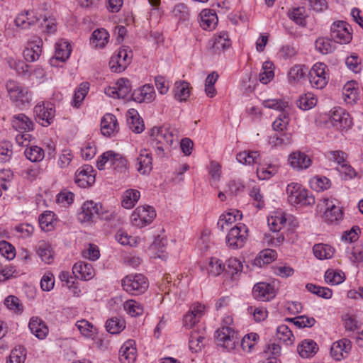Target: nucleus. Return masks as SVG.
Wrapping results in <instances>:
<instances>
[{
  "instance_id": "nucleus-21",
  "label": "nucleus",
  "mask_w": 363,
  "mask_h": 363,
  "mask_svg": "<svg viewBox=\"0 0 363 363\" xmlns=\"http://www.w3.org/2000/svg\"><path fill=\"white\" fill-rule=\"evenodd\" d=\"M204 306L197 303L192 306L184 317V325L186 328H192L203 315Z\"/></svg>"
},
{
  "instance_id": "nucleus-10",
  "label": "nucleus",
  "mask_w": 363,
  "mask_h": 363,
  "mask_svg": "<svg viewBox=\"0 0 363 363\" xmlns=\"http://www.w3.org/2000/svg\"><path fill=\"white\" fill-rule=\"evenodd\" d=\"M330 37L337 43H349L352 38L350 26L343 21L334 22L330 28Z\"/></svg>"
},
{
  "instance_id": "nucleus-24",
  "label": "nucleus",
  "mask_w": 363,
  "mask_h": 363,
  "mask_svg": "<svg viewBox=\"0 0 363 363\" xmlns=\"http://www.w3.org/2000/svg\"><path fill=\"white\" fill-rule=\"evenodd\" d=\"M31 333L38 339L45 338L48 334V328L43 320L38 317H32L28 324Z\"/></svg>"
},
{
  "instance_id": "nucleus-2",
  "label": "nucleus",
  "mask_w": 363,
  "mask_h": 363,
  "mask_svg": "<svg viewBox=\"0 0 363 363\" xmlns=\"http://www.w3.org/2000/svg\"><path fill=\"white\" fill-rule=\"evenodd\" d=\"M288 201L292 205L311 206L315 203L312 194L298 183H291L286 187Z\"/></svg>"
},
{
  "instance_id": "nucleus-30",
  "label": "nucleus",
  "mask_w": 363,
  "mask_h": 363,
  "mask_svg": "<svg viewBox=\"0 0 363 363\" xmlns=\"http://www.w3.org/2000/svg\"><path fill=\"white\" fill-rule=\"evenodd\" d=\"M344 100L347 104H353L359 98V91L357 83L354 81L347 82L342 88Z\"/></svg>"
},
{
  "instance_id": "nucleus-17",
  "label": "nucleus",
  "mask_w": 363,
  "mask_h": 363,
  "mask_svg": "<svg viewBox=\"0 0 363 363\" xmlns=\"http://www.w3.org/2000/svg\"><path fill=\"white\" fill-rule=\"evenodd\" d=\"M351 348V341L349 339L343 338L333 344L330 354L335 359L340 361L347 357Z\"/></svg>"
},
{
  "instance_id": "nucleus-41",
  "label": "nucleus",
  "mask_w": 363,
  "mask_h": 363,
  "mask_svg": "<svg viewBox=\"0 0 363 363\" xmlns=\"http://www.w3.org/2000/svg\"><path fill=\"white\" fill-rule=\"evenodd\" d=\"M24 153L27 159L33 162L43 160L45 156L44 150L37 145L27 147Z\"/></svg>"
},
{
  "instance_id": "nucleus-45",
  "label": "nucleus",
  "mask_w": 363,
  "mask_h": 363,
  "mask_svg": "<svg viewBox=\"0 0 363 363\" xmlns=\"http://www.w3.org/2000/svg\"><path fill=\"white\" fill-rule=\"evenodd\" d=\"M37 253L43 262L50 264L53 261V252L51 246L44 242L38 245Z\"/></svg>"
},
{
  "instance_id": "nucleus-28",
  "label": "nucleus",
  "mask_w": 363,
  "mask_h": 363,
  "mask_svg": "<svg viewBox=\"0 0 363 363\" xmlns=\"http://www.w3.org/2000/svg\"><path fill=\"white\" fill-rule=\"evenodd\" d=\"M11 123L12 126L18 131L28 132L33 129V121L23 113L13 116Z\"/></svg>"
},
{
  "instance_id": "nucleus-55",
  "label": "nucleus",
  "mask_w": 363,
  "mask_h": 363,
  "mask_svg": "<svg viewBox=\"0 0 363 363\" xmlns=\"http://www.w3.org/2000/svg\"><path fill=\"white\" fill-rule=\"evenodd\" d=\"M242 270V262L235 257H230L227 261V268L225 271L233 278L234 275L240 273Z\"/></svg>"
},
{
  "instance_id": "nucleus-27",
  "label": "nucleus",
  "mask_w": 363,
  "mask_h": 363,
  "mask_svg": "<svg viewBox=\"0 0 363 363\" xmlns=\"http://www.w3.org/2000/svg\"><path fill=\"white\" fill-rule=\"evenodd\" d=\"M127 123L129 128L135 133H140L144 130V124L138 111L130 108L127 113Z\"/></svg>"
},
{
  "instance_id": "nucleus-47",
  "label": "nucleus",
  "mask_w": 363,
  "mask_h": 363,
  "mask_svg": "<svg viewBox=\"0 0 363 363\" xmlns=\"http://www.w3.org/2000/svg\"><path fill=\"white\" fill-rule=\"evenodd\" d=\"M118 99H125L131 91L130 82L124 78L119 79L116 84Z\"/></svg>"
},
{
  "instance_id": "nucleus-31",
  "label": "nucleus",
  "mask_w": 363,
  "mask_h": 363,
  "mask_svg": "<svg viewBox=\"0 0 363 363\" xmlns=\"http://www.w3.org/2000/svg\"><path fill=\"white\" fill-rule=\"evenodd\" d=\"M205 340V333L203 330H199L198 329H193L190 333L189 337V348L190 350L198 352L201 350L204 345L203 341Z\"/></svg>"
},
{
  "instance_id": "nucleus-33",
  "label": "nucleus",
  "mask_w": 363,
  "mask_h": 363,
  "mask_svg": "<svg viewBox=\"0 0 363 363\" xmlns=\"http://www.w3.org/2000/svg\"><path fill=\"white\" fill-rule=\"evenodd\" d=\"M317 345L313 340H306L298 346V352L303 358H309L313 357L317 352Z\"/></svg>"
},
{
  "instance_id": "nucleus-20",
  "label": "nucleus",
  "mask_w": 363,
  "mask_h": 363,
  "mask_svg": "<svg viewBox=\"0 0 363 363\" xmlns=\"http://www.w3.org/2000/svg\"><path fill=\"white\" fill-rule=\"evenodd\" d=\"M72 273L77 279L88 281L91 279L95 272L92 265L84 262H78L72 267Z\"/></svg>"
},
{
  "instance_id": "nucleus-32",
  "label": "nucleus",
  "mask_w": 363,
  "mask_h": 363,
  "mask_svg": "<svg viewBox=\"0 0 363 363\" xmlns=\"http://www.w3.org/2000/svg\"><path fill=\"white\" fill-rule=\"evenodd\" d=\"M109 38V34L104 28H100L94 30L91 35V44L95 48H102L107 44Z\"/></svg>"
},
{
  "instance_id": "nucleus-34",
  "label": "nucleus",
  "mask_w": 363,
  "mask_h": 363,
  "mask_svg": "<svg viewBox=\"0 0 363 363\" xmlns=\"http://www.w3.org/2000/svg\"><path fill=\"white\" fill-rule=\"evenodd\" d=\"M230 46L231 41L227 32L222 31L215 35L213 38V48L216 52L225 50Z\"/></svg>"
},
{
  "instance_id": "nucleus-38",
  "label": "nucleus",
  "mask_w": 363,
  "mask_h": 363,
  "mask_svg": "<svg viewBox=\"0 0 363 363\" xmlns=\"http://www.w3.org/2000/svg\"><path fill=\"white\" fill-rule=\"evenodd\" d=\"M314 255L319 259H329L334 253L333 248L325 244H315L313 247Z\"/></svg>"
},
{
  "instance_id": "nucleus-16",
  "label": "nucleus",
  "mask_w": 363,
  "mask_h": 363,
  "mask_svg": "<svg viewBox=\"0 0 363 363\" xmlns=\"http://www.w3.org/2000/svg\"><path fill=\"white\" fill-rule=\"evenodd\" d=\"M75 183L79 186L86 188L95 182V175L91 166L86 164L79 168L75 174Z\"/></svg>"
},
{
  "instance_id": "nucleus-46",
  "label": "nucleus",
  "mask_w": 363,
  "mask_h": 363,
  "mask_svg": "<svg viewBox=\"0 0 363 363\" xmlns=\"http://www.w3.org/2000/svg\"><path fill=\"white\" fill-rule=\"evenodd\" d=\"M237 216L241 217L240 211H237V215H234L232 213L221 215L217 223L218 228L221 231H224L225 229H228L233 223L236 221Z\"/></svg>"
},
{
  "instance_id": "nucleus-6",
  "label": "nucleus",
  "mask_w": 363,
  "mask_h": 363,
  "mask_svg": "<svg viewBox=\"0 0 363 363\" xmlns=\"http://www.w3.org/2000/svg\"><path fill=\"white\" fill-rule=\"evenodd\" d=\"M248 230L245 225L231 228L226 236V243L232 249H238L244 246L247 238Z\"/></svg>"
},
{
  "instance_id": "nucleus-43",
  "label": "nucleus",
  "mask_w": 363,
  "mask_h": 363,
  "mask_svg": "<svg viewBox=\"0 0 363 363\" xmlns=\"http://www.w3.org/2000/svg\"><path fill=\"white\" fill-rule=\"evenodd\" d=\"M317 104V99L312 93H307L300 96L297 101V106L302 110L306 111L314 107Z\"/></svg>"
},
{
  "instance_id": "nucleus-8",
  "label": "nucleus",
  "mask_w": 363,
  "mask_h": 363,
  "mask_svg": "<svg viewBox=\"0 0 363 363\" xmlns=\"http://www.w3.org/2000/svg\"><path fill=\"white\" fill-rule=\"evenodd\" d=\"M132 57V51L129 48H121L110 60L109 66L111 69L118 73L124 71L130 63Z\"/></svg>"
},
{
  "instance_id": "nucleus-44",
  "label": "nucleus",
  "mask_w": 363,
  "mask_h": 363,
  "mask_svg": "<svg viewBox=\"0 0 363 363\" xmlns=\"http://www.w3.org/2000/svg\"><path fill=\"white\" fill-rule=\"evenodd\" d=\"M88 91L89 84L87 82L82 83L74 91L72 105L76 108L79 107L85 96L88 94Z\"/></svg>"
},
{
  "instance_id": "nucleus-39",
  "label": "nucleus",
  "mask_w": 363,
  "mask_h": 363,
  "mask_svg": "<svg viewBox=\"0 0 363 363\" xmlns=\"http://www.w3.org/2000/svg\"><path fill=\"white\" fill-rule=\"evenodd\" d=\"M125 328V322L123 319L117 317H113L107 320L106 328L111 334H118Z\"/></svg>"
},
{
  "instance_id": "nucleus-14",
  "label": "nucleus",
  "mask_w": 363,
  "mask_h": 363,
  "mask_svg": "<svg viewBox=\"0 0 363 363\" xmlns=\"http://www.w3.org/2000/svg\"><path fill=\"white\" fill-rule=\"evenodd\" d=\"M325 210L323 213V219L328 223H337L342 218L343 213L340 206L335 204L333 200L323 199Z\"/></svg>"
},
{
  "instance_id": "nucleus-26",
  "label": "nucleus",
  "mask_w": 363,
  "mask_h": 363,
  "mask_svg": "<svg viewBox=\"0 0 363 363\" xmlns=\"http://www.w3.org/2000/svg\"><path fill=\"white\" fill-rule=\"evenodd\" d=\"M289 161L294 169H303L308 168L311 163V159L303 152H294L289 155Z\"/></svg>"
},
{
  "instance_id": "nucleus-5",
  "label": "nucleus",
  "mask_w": 363,
  "mask_h": 363,
  "mask_svg": "<svg viewBox=\"0 0 363 363\" xmlns=\"http://www.w3.org/2000/svg\"><path fill=\"white\" fill-rule=\"evenodd\" d=\"M155 216V211L152 206H138L132 213L130 220L133 225L141 228L150 224Z\"/></svg>"
},
{
  "instance_id": "nucleus-7",
  "label": "nucleus",
  "mask_w": 363,
  "mask_h": 363,
  "mask_svg": "<svg viewBox=\"0 0 363 363\" xmlns=\"http://www.w3.org/2000/svg\"><path fill=\"white\" fill-rule=\"evenodd\" d=\"M216 339L218 345L227 349L233 350L238 337L235 331L230 326H223L216 330Z\"/></svg>"
},
{
  "instance_id": "nucleus-57",
  "label": "nucleus",
  "mask_w": 363,
  "mask_h": 363,
  "mask_svg": "<svg viewBox=\"0 0 363 363\" xmlns=\"http://www.w3.org/2000/svg\"><path fill=\"white\" fill-rule=\"evenodd\" d=\"M124 310L131 316H138L143 313V306L134 300H128L124 303Z\"/></svg>"
},
{
  "instance_id": "nucleus-15",
  "label": "nucleus",
  "mask_w": 363,
  "mask_h": 363,
  "mask_svg": "<svg viewBox=\"0 0 363 363\" xmlns=\"http://www.w3.org/2000/svg\"><path fill=\"white\" fill-rule=\"evenodd\" d=\"M55 110L52 104H38L34 108L36 121L43 126H48L51 124L55 116Z\"/></svg>"
},
{
  "instance_id": "nucleus-64",
  "label": "nucleus",
  "mask_w": 363,
  "mask_h": 363,
  "mask_svg": "<svg viewBox=\"0 0 363 363\" xmlns=\"http://www.w3.org/2000/svg\"><path fill=\"white\" fill-rule=\"evenodd\" d=\"M26 359V352L21 347L11 350L7 363H23Z\"/></svg>"
},
{
  "instance_id": "nucleus-42",
  "label": "nucleus",
  "mask_w": 363,
  "mask_h": 363,
  "mask_svg": "<svg viewBox=\"0 0 363 363\" xmlns=\"http://www.w3.org/2000/svg\"><path fill=\"white\" fill-rule=\"evenodd\" d=\"M7 63L11 69L16 70V73L22 76L30 75L29 66L22 60H16L11 57L7 59Z\"/></svg>"
},
{
  "instance_id": "nucleus-59",
  "label": "nucleus",
  "mask_w": 363,
  "mask_h": 363,
  "mask_svg": "<svg viewBox=\"0 0 363 363\" xmlns=\"http://www.w3.org/2000/svg\"><path fill=\"white\" fill-rule=\"evenodd\" d=\"M269 143L274 146L288 145L291 143V135L286 133H277L270 136Z\"/></svg>"
},
{
  "instance_id": "nucleus-29",
  "label": "nucleus",
  "mask_w": 363,
  "mask_h": 363,
  "mask_svg": "<svg viewBox=\"0 0 363 363\" xmlns=\"http://www.w3.org/2000/svg\"><path fill=\"white\" fill-rule=\"evenodd\" d=\"M40 21V18L34 15L33 11H26L22 13L16 18L15 23L16 26L23 29L29 28Z\"/></svg>"
},
{
  "instance_id": "nucleus-58",
  "label": "nucleus",
  "mask_w": 363,
  "mask_h": 363,
  "mask_svg": "<svg viewBox=\"0 0 363 363\" xmlns=\"http://www.w3.org/2000/svg\"><path fill=\"white\" fill-rule=\"evenodd\" d=\"M325 281L330 284L337 285L343 282L345 276L342 273L333 269H328L325 273Z\"/></svg>"
},
{
  "instance_id": "nucleus-37",
  "label": "nucleus",
  "mask_w": 363,
  "mask_h": 363,
  "mask_svg": "<svg viewBox=\"0 0 363 363\" xmlns=\"http://www.w3.org/2000/svg\"><path fill=\"white\" fill-rule=\"evenodd\" d=\"M174 96L180 101H186L190 94L189 84L185 81L177 82L174 84Z\"/></svg>"
},
{
  "instance_id": "nucleus-35",
  "label": "nucleus",
  "mask_w": 363,
  "mask_h": 363,
  "mask_svg": "<svg viewBox=\"0 0 363 363\" xmlns=\"http://www.w3.org/2000/svg\"><path fill=\"white\" fill-rule=\"evenodd\" d=\"M72 48L68 42L62 41L56 44L55 58V60L65 62L70 56Z\"/></svg>"
},
{
  "instance_id": "nucleus-62",
  "label": "nucleus",
  "mask_w": 363,
  "mask_h": 363,
  "mask_svg": "<svg viewBox=\"0 0 363 363\" xmlns=\"http://www.w3.org/2000/svg\"><path fill=\"white\" fill-rule=\"evenodd\" d=\"M259 339V335L255 333H250L245 335L241 341L242 348L247 352H250Z\"/></svg>"
},
{
  "instance_id": "nucleus-61",
  "label": "nucleus",
  "mask_w": 363,
  "mask_h": 363,
  "mask_svg": "<svg viewBox=\"0 0 363 363\" xmlns=\"http://www.w3.org/2000/svg\"><path fill=\"white\" fill-rule=\"evenodd\" d=\"M76 326L77 327L78 330L80 331L82 335H83L85 337H91L94 333V325H92V323H91L90 322L85 319L78 320L76 323Z\"/></svg>"
},
{
  "instance_id": "nucleus-9",
  "label": "nucleus",
  "mask_w": 363,
  "mask_h": 363,
  "mask_svg": "<svg viewBox=\"0 0 363 363\" xmlns=\"http://www.w3.org/2000/svg\"><path fill=\"white\" fill-rule=\"evenodd\" d=\"M328 67L322 62L315 63L309 72V81L313 88L320 89L328 84Z\"/></svg>"
},
{
  "instance_id": "nucleus-51",
  "label": "nucleus",
  "mask_w": 363,
  "mask_h": 363,
  "mask_svg": "<svg viewBox=\"0 0 363 363\" xmlns=\"http://www.w3.org/2000/svg\"><path fill=\"white\" fill-rule=\"evenodd\" d=\"M315 49L321 54L326 55L334 50V47L329 38L320 37L315 42Z\"/></svg>"
},
{
  "instance_id": "nucleus-56",
  "label": "nucleus",
  "mask_w": 363,
  "mask_h": 363,
  "mask_svg": "<svg viewBox=\"0 0 363 363\" xmlns=\"http://www.w3.org/2000/svg\"><path fill=\"white\" fill-rule=\"evenodd\" d=\"M55 214L52 211H45L39 217V223L40 228L44 231H50L52 229V223Z\"/></svg>"
},
{
  "instance_id": "nucleus-53",
  "label": "nucleus",
  "mask_w": 363,
  "mask_h": 363,
  "mask_svg": "<svg viewBox=\"0 0 363 363\" xmlns=\"http://www.w3.org/2000/svg\"><path fill=\"white\" fill-rule=\"evenodd\" d=\"M267 222L270 230L277 233L285 226L286 219L283 215H277L268 218Z\"/></svg>"
},
{
  "instance_id": "nucleus-18",
  "label": "nucleus",
  "mask_w": 363,
  "mask_h": 363,
  "mask_svg": "<svg viewBox=\"0 0 363 363\" xmlns=\"http://www.w3.org/2000/svg\"><path fill=\"white\" fill-rule=\"evenodd\" d=\"M137 352L135 347V342L129 340L121 347L118 354V359L121 363H134L136 360Z\"/></svg>"
},
{
  "instance_id": "nucleus-63",
  "label": "nucleus",
  "mask_w": 363,
  "mask_h": 363,
  "mask_svg": "<svg viewBox=\"0 0 363 363\" xmlns=\"http://www.w3.org/2000/svg\"><path fill=\"white\" fill-rule=\"evenodd\" d=\"M172 13L179 21H186L189 17V11L186 4L180 3L177 4Z\"/></svg>"
},
{
  "instance_id": "nucleus-25",
  "label": "nucleus",
  "mask_w": 363,
  "mask_h": 363,
  "mask_svg": "<svg viewBox=\"0 0 363 363\" xmlns=\"http://www.w3.org/2000/svg\"><path fill=\"white\" fill-rule=\"evenodd\" d=\"M200 26L204 30L214 29L218 23L216 13L211 9H203L200 13Z\"/></svg>"
},
{
  "instance_id": "nucleus-54",
  "label": "nucleus",
  "mask_w": 363,
  "mask_h": 363,
  "mask_svg": "<svg viewBox=\"0 0 363 363\" xmlns=\"http://www.w3.org/2000/svg\"><path fill=\"white\" fill-rule=\"evenodd\" d=\"M262 105L265 108L279 111L284 112L286 108L289 106V104L287 101H285L282 99H269L264 100L262 101Z\"/></svg>"
},
{
  "instance_id": "nucleus-3",
  "label": "nucleus",
  "mask_w": 363,
  "mask_h": 363,
  "mask_svg": "<svg viewBox=\"0 0 363 363\" xmlns=\"http://www.w3.org/2000/svg\"><path fill=\"white\" fill-rule=\"evenodd\" d=\"M10 99L17 106H23L31 101V95L28 89L14 80H9L6 84Z\"/></svg>"
},
{
  "instance_id": "nucleus-48",
  "label": "nucleus",
  "mask_w": 363,
  "mask_h": 363,
  "mask_svg": "<svg viewBox=\"0 0 363 363\" xmlns=\"http://www.w3.org/2000/svg\"><path fill=\"white\" fill-rule=\"evenodd\" d=\"M276 257V251L271 249L264 250L260 252L259 256L255 259V263L256 265L261 267L262 264L271 263Z\"/></svg>"
},
{
  "instance_id": "nucleus-40",
  "label": "nucleus",
  "mask_w": 363,
  "mask_h": 363,
  "mask_svg": "<svg viewBox=\"0 0 363 363\" xmlns=\"http://www.w3.org/2000/svg\"><path fill=\"white\" fill-rule=\"evenodd\" d=\"M306 9L304 7H296L289 10L288 12L289 18L297 25L301 26H306Z\"/></svg>"
},
{
  "instance_id": "nucleus-11",
  "label": "nucleus",
  "mask_w": 363,
  "mask_h": 363,
  "mask_svg": "<svg viewBox=\"0 0 363 363\" xmlns=\"http://www.w3.org/2000/svg\"><path fill=\"white\" fill-rule=\"evenodd\" d=\"M328 123L337 130L349 128L352 119L348 113L340 107H335L329 118Z\"/></svg>"
},
{
  "instance_id": "nucleus-49",
  "label": "nucleus",
  "mask_w": 363,
  "mask_h": 363,
  "mask_svg": "<svg viewBox=\"0 0 363 363\" xmlns=\"http://www.w3.org/2000/svg\"><path fill=\"white\" fill-rule=\"evenodd\" d=\"M259 154L257 151H244L237 155L238 162L243 164H252L257 162Z\"/></svg>"
},
{
  "instance_id": "nucleus-52",
  "label": "nucleus",
  "mask_w": 363,
  "mask_h": 363,
  "mask_svg": "<svg viewBox=\"0 0 363 363\" xmlns=\"http://www.w3.org/2000/svg\"><path fill=\"white\" fill-rule=\"evenodd\" d=\"M306 288L311 293L325 299L330 298L333 295V291L331 289L326 287H321L313 284H307Z\"/></svg>"
},
{
  "instance_id": "nucleus-36",
  "label": "nucleus",
  "mask_w": 363,
  "mask_h": 363,
  "mask_svg": "<svg viewBox=\"0 0 363 363\" xmlns=\"http://www.w3.org/2000/svg\"><path fill=\"white\" fill-rule=\"evenodd\" d=\"M140 191L136 189H128L123 195L122 206L125 208H132L140 199Z\"/></svg>"
},
{
  "instance_id": "nucleus-22",
  "label": "nucleus",
  "mask_w": 363,
  "mask_h": 363,
  "mask_svg": "<svg viewBox=\"0 0 363 363\" xmlns=\"http://www.w3.org/2000/svg\"><path fill=\"white\" fill-rule=\"evenodd\" d=\"M43 41L40 38L35 37V40L28 43L23 51L25 60L28 62L38 60L42 52Z\"/></svg>"
},
{
  "instance_id": "nucleus-60",
  "label": "nucleus",
  "mask_w": 363,
  "mask_h": 363,
  "mask_svg": "<svg viewBox=\"0 0 363 363\" xmlns=\"http://www.w3.org/2000/svg\"><path fill=\"white\" fill-rule=\"evenodd\" d=\"M287 320L292 322L299 328H311L315 323V320L313 318H309L306 315H299L293 318H287Z\"/></svg>"
},
{
  "instance_id": "nucleus-50",
  "label": "nucleus",
  "mask_w": 363,
  "mask_h": 363,
  "mask_svg": "<svg viewBox=\"0 0 363 363\" xmlns=\"http://www.w3.org/2000/svg\"><path fill=\"white\" fill-rule=\"evenodd\" d=\"M274 74L273 70V64L271 62H264L262 65V71L259 74V79L262 84H267L273 78Z\"/></svg>"
},
{
  "instance_id": "nucleus-23",
  "label": "nucleus",
  "mask_w": 363,
  "mask_h": 363,
  "mask_svg": "<svg viewBox=\"0 0 363 363\" xmlns=\"http://www.w3.org/2000/svg\"><path fill=\"white\" fill-rule=\"evenodd\" d=\"M152 155L147 150H141L137 158V170L142 174H148L152 169Z\"/></svg>"
},
{
  "instance_id": "nucleus-12",
  "label": "nucleus",
  "mask_w": 363,
  "mask_h": 363,
  "mask_svg": "<svg viewBox=\"0 0 363 363\" xmlns=\"http://www.w3.org/2000/svg\"><path fill=\"white\" fill-rule=\"evenodd\" d=\"M274 286L267 282H259L252 289L253 297L260 301H269L276 296Z\"/></svg>"
},
{
  "instance_id": "nucleus-4",
  "label": "nucleus",
  "mask_w": 363,
  "mask_h": 363,
  "mask_svg": "<svg viewBox=\"0 0 363 363\" xmlns=\"http://www.w3.org/2000/svg\"><path fill=\"white\" fill-rule=\"evenodd\" d=\"M123 289L132 295L144 293L148 288L147 279L141 274H129L122 279Z\"/></svg>"
},
{
  "instance_id": "nucleus-1",
  "label": "nucleus",
  "mask_w": 363,
  "mask_h": 363,
  "mask_svg": "<svg viewBox=\"0 0 363 363\" xmlns=\"http://www.w3.org/2000/svg\"><path fill=\"white\" fill-rule=\"evenodd\" d=\"M174 131L169 128L162 127H154L151 129V145L155 149L157 157H164L165 150L173 144Z\"/></svg>"
},
{
  "instance_id": "nucleus-13",
  "label": "nucleus",
  "mask_w": 363,
  "mask_h": 363,
  "mask_svg": "<svg viewBox=\"0 0 363 363\" xmlns=\"http://www.w3.org/2000/svg\"><path fill=\"white\" fill-rule=\"evenodd\" d=\"M99 209L102 210L101 203H94L92 201H86L81 207V211L77 215V219L80 223H90L97 216Z\"/></svg>"
},
{
  "instance_id": "nucleus-19",
  "label": "nucleus",
  "mask_w": 363,
  "mask_h": 363,
  "mask_svg": "<svg viewBox=\"0 0 363 363\" xmlns=\"http://www.w3.org/2000/svg\"><path fill=\"white\" fill-rule=\"evenodd\" d=\"M119 130V125L116 117L111 113L105 114L101 121V133L107 137H111Z\"/></svg>"
}]
</instances>
